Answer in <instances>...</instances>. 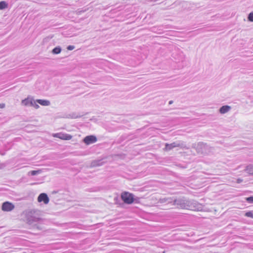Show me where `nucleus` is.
I'll return each mask as SVG.
<instances>
[{
    "label": "nucleus",
    "instance_id": "1",
    "mask_svg": "<svg viewBox=\"0 0 253 253\" xmlns=\"http://www.w3.org/2000/svg\"><path fill=\"white\" fill-rule=\"evenodd\" d=\"M36 212L37 211L35 210H32L29 212L27 216V220L28 224L36 226L40 229V228L37 225V223L40 222L42 219L36 216Z\"/></svg>",
    "mask_w": 253,
    "mask_h": 253
},
{
    "label": "nucleus",
    "instance_id": "2",
    "mask_svg": "<svg viewBox=\"0 0 253 253\" xmlns=\"http://www.w3.org/2000/svg\"><path fill=\"white\" fill-rule=\"evenodd\" d=\"M192 202L186 199H178L173 201V205L177 206L178 208L189 209L192 208Z\"/></svg>",
    "mask_w": 253,
    "mask_h": 253
},
{
    "label": "nucleus",
    "instance_id": "3",
    "mask_svg": "<svg viewBox=\"0 0 253 253\" xmlns=\"http://www.w3.org/2000/svg\"><path fill=\"white\" fill-rule=\"evenodd\" d=\"M192 147L195 149L198 153L201 154L208 153L210 152L209 149L211 148L207 145V144L201 142H200L197 144H193Z\"/></svg>",
    "mask_w": 253,
    "mask_h": 253
},
{
    "label": "nucleus",
    "instance_id": "4",
    "mask_svg": "<svg viewBox=\"0 0 253 253\" xmlns=\"http://www.w3.org/2000/svg\"><path fill=\"white\" fill-rule=\"evenodd\" d=\"M175 147H179L186 149H189V147L186 146L184 142L181 141H177L170 144L166 143L164 149L166 151H169Z\"/></svg>",
    "mask_w": 253,
    "mask_h": 253
},
{
    "label": "nucleus",
    "instance_id": "5",
    "mask_svg": "<svg viewBox=\"0 0 253 253\" xmlns=\"http://www.w3.org/2000/svg\"><path fill=\"white\" fill-rule=\"evenodd\" d=\"M121 198L125 203L131 204L134 201L133 194L128 192H124L121 194Z\"/></svg>",
    "mask_w": 253,
    "mask_h": 253
},
{
    "label": "nucleus",
    "instance_id": "6",
    "mask_svg": "<svg viewBox=\"0 0 253 253\" xmlns=\"http://www.w3.org/2000/svg\"><path fill=\"white\" fill-rule=\"evenodd\" d=\"M52 136L54 137H57L62 140H69L72 139V136L70 134L64 133H56L53 134Z\"/></svg>",
    "mask_w": 253,
    "mask_h": 253
},
{
    "label": "nucleus",
    "instance_id": "7",
    "mask_svg": "<svg viewBox=\"0 0 253 253\" xmlns=\"http://www.w3.org/2000/svg\"><path fill=\"white\" fill-rule=\"evenodd\" d=\"M14 208V206L11 203L9 202H4L2 205V210L5 211H10L13 210Z\"/></svg>",
    "mask_w": 253,
    "mask_h": 253
},
{
    "label": "nucleus",
    "instance_id": "8",
    "mask_svg": "<svg viewBox=\"0 0 253 253\" xmlns=\"http://www.w3.org/2000/svg\"><path fill=\"white\" fill-rule=\"evenodd\" d=\"M97 141V138L94 135H88L84 139V142L87 145L94 143Z\"/></svg>",
    "mask_w": 253,
    "mask_h": 253
},
{
    "label": "nucleus",
    "instance_id": "9",
    "mask_svg": "<svg viewBox=\"0 0 253 253\" xmlns=\"http://www.w3.org/2000/svg\"><path fill=\"white\" fill-rule=\"evenodd\" d=\"M38 201L39 202H43L44 204H47L49 199L47 194L43 193L39 195L38 198Z\"/></svg>",
    "mask_w": 253,
    "mask_h": 253
},
{
    "label": "nucleus",
    "instance_id": "10",
    "mask_svg": "<svg viewBox=\"0 0 253 253\" xmlns=\"http://www.w3.org/2000/svg\"><path fill=\"white\" fill-rule=\"evenodd\" d=\"M231 108L230 106L228 105H224L222 106L219 109V112L220 113L223 114L225 113H227L231 110Z\"/></svg>",
    "mask_w": 253,
    "mask_h": 253
},
{
    "label": "nucleus",
    "instance_id": "11",
    "mask_svg": "<svg viewBox=\"0 0 253 253\" xmlns=\"http://www.w3.org/2000/svg\"><path fill=\"white\" fill-rule=\"evenodd\" d=\"M33 99L28 97L22 101V104L25 106H29L33 105Z\"/></svg>",
    "mask_w": 253,
    "mask_h": 253
},
{
    "label": "nucleus",
    "instance_id": "12",
    "mask_svg": "<svg viewBox=\"0 0 253 253\" xmlns=\"http://www.w3.org/2000/svg\"><path fill=\"white\" fill-rule=\"evenodd\" d=\"M36 102L42 106H49L50 104V101L47 100L37 99Z\"/></svg>",
    "mask_w": 253,
    "mask_h": 253
},
{
    "label": "nucleus",
    "instance_id": "13",
    "mask_svg": "<svg viewBox=\"0 0 253 253\" xmlns=\"http://www.w3.org/2000/svg\"><path fill=\"white\" fill-rule=\"evenodd\" d=\"M159 202L160 203H171L172 202V200L171 198H161V199H159Z\"/></svg>",
    "mask_w": 253,
    "mask_h": 253
},
{
    "label": "nucleus",
    "instance_id": "14",
    "mask_svg": "<svg viewBox=\"0 0 253 253\" xmlns=\"http://www.w3.org/2000/svg\"><path fill=\"white\" fill-rule=\"evenodd\" d=\"M245 170L250 175H253V166L250 165L247 166Z\"/></svg>",
    "mask_w": 253,
    "mask_h": 253
},
{
    "label": "nucleus",
    "instance_id": "15",
    "mask_svg": "<svg viewBox=\"0 0 253 253\" xmlns=\"http://www.w3.org/2000/svg\"><path fill=\"white\" fill-rule=\"evenodd\" d=\"M61 48L60 46H57L52 49V52L53 54H59L61 52Z\"/></svg>",
    "mask_w": 253,
    "mask_h": 253
},
{
    "label": "nucleus",
    "instance_id": "16",
    "mask_svg": "<svg viewBox=\"0 0 253 253\" xmlns=\"http://www.w3.org/2000/svg\"><path fill=\"white\" fill-rule=\"evenodd\" d=\"M7 7V3L4 1L0 2V9H4Z\"/></svg>",
    "mask_w": 253,
    "mask_h": 253
},
{
    "label": "nucleus",
    "instance_id": "17",
    "mask_svg": "<svg viewBox=\"0 0 253 253\" xmlns=\"http://www.w3.org/2000/svg\"><path fill=\"white\" fill-rule=\"evenodd\" d=\"M248 19L249 21L253 22V11L249 13Z\"/></svg>",
    "mask_w": 253,
    "mask_h": 253
},
{
    "label": "nucleus",
    "instance_id": "18",
    "mask_svg": "<svg viewBox=\"0 0 253 253\" xmlns=\"http://www.w3.org/2000/svg\"><path fill=\"white\" fill-rule=\"evenodd\" d=\"M245 215L247 217L253 218V211H249L245 213Z\"/></svg>",
    "mask_w": 253,
    "mask_h": 253
},
{
    "label": "nucleus",
    "instance_id": "19",
    "mask_svg": "<svg viewBox=\"0 0 253 253\" xmlns=\"http://www.w3.org/2000/svg\"><path fill=\"white\" fill-rule=\"evenodd\" d=\"M40 170H32L30 172L32 175H35L40 173Z\"/></svg>",
    "mask_w": 253,
    "mask_h": 253
},
{
    "label": "nucleus",
    "instance_id": "20",
    "mask_svg": "<svg viewBox=\"0 0 253 253\" xmlns=\"http://www.w3.org/2000/svg\"><path fill=\"white\" fill-rule=\"evenodd\" d=\"M246 200L249 203H253V196L246 198Z\"/></svg>",
    "mask_w": 253,
    "mask_h": 253
},
{
    "label": "nucleus",
    "instance_id": "21",
    "mask_svg": "<svg viewBox=\"0 0 253 253\" xmlns=\"http://www.w3.org/2000/svg\"><path fill=\"white\" fill-rule=\"evenodd\" d=\"M36 101H35L34 100H33V105H31V106H33L36 109H38L39 108V105H38L37 104H36Z\"/></svg>",
    "mask_w": 253,
    "mask_h": 253
},
{
    "label": "nucleus",
    "instance_id": "22",
    "mask_svg": "<svg viewBox=\"0 0 253 253\" xmlns=\"http://www.w3.org/2000/svg\"><path fill=\"white\" fill-rule=\"evenodd\" d=\"M75 48V46L74 45H69L67 47V49L69 50H72Z\"/></svg>",
    "mask_w": 253,
    "mask_h": 253
},
{
    "label": "nucleus",
    "instance_id": "23",
    "mask_svg": "<svg viewBox=\"0 0 253 253\" xmlns=\"http://www.w3.org/2000/svg\"><path fill=\"white\" fill-rule=\"evenodd\" d=\"M243 181V179L241 178H238L237 180V182L238 183H240Z\"/></svg>",
    "mask_w": 253,
    "mask_h": 253
},
{
    "label": "nucleus",
    "instance_id": "24",
    "mask_svg": "<svg viewBox=\"0 0 253 253\" xmlns=\"http://www.w3.org/2000/svg\"><path fill=\"white\" fill-rule=\"evenodd\" d=\"M97 162H93L92 163V166H98L99 165L96 164Z\"/></svg>",
    "mask_w": 253,
    "mask_h": 253
},
{
    "label": "nucleus",
    "instance_id": "25",
    "mask_svg": "<svg viewBox=\"0 0 253 253\" xmlns=\"http://www.w3.org/2000/svg\"><path fill=\"white\" fill-rule=\"evenodd\" d=\"M5 106V104H0V108H4Z\"/></svg>",
    "mask_w": 253,
    "mask_h": 253
},
{
    "label": "nucleus",
    "instance_id": "26",
    "mask_svg": "<svg viewBox=\"0 0 253 253\" xmlns=\"http://www.w3.org/2000/svg\"><path fill=\"white\" fill-rule=\"evenodd\" d=\"M4 165L0 163V169L4 167Z\"/></svg>",
    "mask_w": 253,
    "mask_h": 253
},
{
    "label": "nucleus",
    "instance_id": "27",
    "mask_svg": "<svg viewBox=\"0 0 253 253\" xmlns=\"http://www.w3.org/2000/svg\"><path fill=\"white\" fill-rule=\"evenodd\" d=\"M172 103H173V101H172V100H170V101H169V104H172Z\"/></svg>",
    "mask_w": 253,
    "mask_h": 253
}]
</instances>
